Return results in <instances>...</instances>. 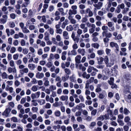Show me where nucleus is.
Segmentation results:
<instances>
[{"instance_id": "nucleus-1", "label": "nucleus", "mask_w": 131, "mask_h": 131, "mask_svg": "<svg viewBox=\"0 0 131 131\" xmlns=\"http://www.w3.org/2000/svg\"><path fill=\"white\" fill-rule=\"evenodd\" d=\"M110 46L112 48L115 47L116 49L115 50L116 52L117 53L119 51V47L118 44L116 42H111L110 43Z\"/></svg>"}, {"instance_id": "nucleus-2", "label": "nucleus", "mask_w": 131, "mask_h": 131, "mask_svg": "<svg viewBox=\"0 0 131 131\" xmlns=\"http://www.w3.org/2000/svg\"><path fill=\"white\" fill-rule=\"evenodd\" d=\"M8 18V16L6 15L2 16V18L0 19V23L4 24L6 23Z\"/></svg>"}, {"instance_id": "nucleus-3", "label": "nucleus", "mask_w": 131, "mask_h": 131, "mask_svg": "<svg viewBox=\"0 0 131 131\" xmlns=\"http://www.w3.org/2000/svg\"><path fill=\"white\" fill-rule=\"evenodd\" d=\"M41 95L40 91H38L35 93H32L31 95V97L32 99L38 98Z\"/></svg>"}, {"instance_id": "nucleus-4", "label": "nucleus", "mask_w": 131, "mask_h": 131, "mask_svg": "<svg viewBox=\"0 0 131 131\" xmlns=\"http://www.w3.org/2000/svg\"><path fill=\"white\" fill-rule=\"evenodd\" d=\"M7 70L8 72L9 73H11L12 72L15 73L17 72L16 68L15 67L13 68L11 67H9L7 69Z\"/></svg>"}, {"instance_id": "nucleus-5", "label": "nucleus", "mask_w": 131, "mask_h": 131, "mask_svg": "<svg viewBox=\"0 0 131 131\" xmlns=\"http://www.w3.org/2000/svg\"><path fill=\"white\" fill-rule=\"evenodd\" d=\"M68 32L66 31H64L63 32V38L66 40L69 39V37L68 35Z\"/></svg>"}, {"instance_id": "nucleus-6", "label": "nucleus", "mask_w": 131, "mask_h": 131, "mask_svg": "<svg viewBox=\"0 0 131 131\" xmlns=\"http://www.w3.org/2000/svg\"><path fill=\"white\" fill-rule=\"evenodd\" d=\"M103 3L101 2H99L97 4H94L93 5L94 6L97 8L98 9H100L102 6Z\"/></svg>"}, {"instance_id": "nucleus-7", "label": "nucleus", "mask_w": 131, "mask_h": 131, "mask_svg": "<svg viewBox=\"0 0 131 131\" xmlns=\"http://www.w3.org/2000/svg\"><path fill=\"white\" fill-rule=\"evenodd\" d=\"M114 64V61L112 59L110 60V61H108L105 64L107 67H111L113 66Z\"/></svg>"}, {"instance_id": "nucleus-8", "label": "nucleus", "mask_w": 131, "mask_h": 131, "mask_svg": "<svg viewBox=\"0 0 131 131\" xmlns=\"http://www.w3.org/2000/svg\"><path fill=\"white\" fill-rule=\"evenodd\" d=\"M77 13V10H75L73 9H70L69 10L68 14L69 16H72L71 15H75Z\"/></svg>"}, {"instance_id": "nucleus-9", "label": "nucleus", "mask_w": 131, "mask_h": 131, "mask_svg": "<svg viewBox=\"0 0 131 131\" xmlns=\"http://www.w3.org/2000/svg\"><path fill=\"white\" fill-rule=\"evenodd\" d=\"M29 71V69L27 68H24L23 69L20 70L19 72L21 75H23L24 73H27Z\"/></svg>"}, {"instance_id": "nucleus-10", "label": "nucleus", "mask_w": 131, "mask_h": 131, "mask_svg": "<svg viewBox=\"0 0 131 131\" xmlns=\"http://www.w3.org/2000/svg\"><path fill=\"white\" fill-rule=\"evenodd\" d=\"M44 74L42 72H38L36 74V77L37 78L41 79L43 78Z\"/></svg>"}, {"instance_id": "nucleus-11", "label": "nucleus", "mask_w": 131, "mask_h": 131, "mask_svg": "<svg viewBox=\"0 0 131 131\" xmlns=\"http://www.w3.org/2000/svg\"><path fill=\"white\" fill-rule=\"evenodd\" d=\"M43 80L44 81V84L45 86H47L49 85V82L48 78L46 77H44L43 78Z\"/></svg>"}, {"instance_id": "nucleus-12", "label": "nucleus", "mask_w": 131, "mask_h": 131, "mask_svg": "<svg viewBox=\"0 0 131 131\" xmlns=\"http://www.w3.org/2000/svg\"><path fill=\"white\" fill-rule=\"evenodd\" d=\"M85 12L86 13H88V16L89 17H91L93 15V13L92 12L91 10L89 8H88L86 10Z\"/></svg>"}, {"instance_id": "nucleus-13", "label": "nucleus", "mask_w": 131, "mask_h": 131, "mask_svg": "<svg viewBox=\"0 0 131 131\" xmlns=\"http://www.w3.org/2000/svg\"><path fill=\"white\" fill-rule=\"evenodd\" d=\"M107 96V94L105 92H103L99 94V98L102 99L106 98Z\"/></svg>"}, {"instance_id": "nucleus-14", "label": "nucleus", "mask_w": 131, "mask_h": 131, "mask_svg": "<svg viewBox=\"0 0 131 131\" xmlns=\"http://www.w3.org/2000/svg\"><path fill=\"white\" fill-rule=\"evenodd\" d=\"M10 112V110L9 108H7L5 109L4 112L2 114L3 115H4L6 117H7L9 115V113Z\"/></svg>"}, {"instance_id": "nucleus-15", "label": "nucleus", "mask_w": 131, "mask_h": 131, "mask_svg": "<svg viewBox=\"0 0 131 131\" xmlns=\"http://www.w3.org/2000/svg\"><path fill=\"white\" fill-rule=\"evenodd\" d=\"M77 51L79 53L81 54L83 56L85 54V50L84 49L79 48L78 50Z\"/></svg>"}, {"instance_id": "nucleus-16", "label": "nucleus", "mask_w": 131, "mask_h": 131, "mask_svg": "<svg viewBox=\"0 0 131 131\" xmlns=\"http://www.w3.org/2000/svg\"><path fill=\"white\" fill-rule=\"evenodd\" d=\"M97 63L99 64H101L103 63L104 60V58L102 57H97Z\"/></svg>"}, {"instance_id": "nucleus-17", "label": "nucleus", "mask_w": 131, "mask_h": 131, "mask_svg": "<svg viewBox=\"0 0 131 131\" xmlns=\"http://www.w3.org/2000/svg\"><path fill=\"white\" fill-rule=\"evenodd\" d=\"M81 56L80 55H77L75 58V62L77 63H79L81 62Z\"/></svg>"}, {"instance_id": "nucleus-18", "label": "nucleus", "mask_w": 131, "mask_h": 131, "mask_svg": "<svg viewBox=\"0 0 131 131\" xmlns=\"http://www.w3.org/2000/svg\"><path fill=\"white\" fill-rule=\"evenodd\" d=\"M24 0L25 2L21 5V7L22 8L27 7L30 3L29 0Z\"/></svg>"}, {"instance_id": "nucleus-19", "label": "nucleus", "mask_w": 131, "mask_h": 131, "mask_svg": "<svg viewBox=\"0 0 131 131\" xmlns=\"http://www.w3.org/2000/svg\"><path fill=\"white\" fill-rule=\"evenodd\" d=\"M28 67L31 70H34L36 68L35 65L33 64H29L28 65Z\"/></svg>"}, {"instance_id": "nucleus-20", "label": "nucleus", "mask_w": 131, "mask_h": 131, "mask_svg": "<svg viewBox=\"0 0 131 131\" xmlns=\"http://www.w3.org/2000/svg\"><path fill=\"white\" fill-rule=\"evenodd\" d=\"M60 99L62 101H66L68 100V97L67 96L62 95L60 97Z\"/></svg>"}, {"instance_id": "nucleus-21", "label": "nucleus", "mask_w": 131, "mask_h": 131, "mask_svg": "<svg viewBox=\"0 0 131 131\" xmlns=\"http://www.w3.org/2000/svg\"><path fill=\"white\" fill-rule=\"evenodd\" d=\"M68 19L72 24H75L76 23V20L73 18L72 16H69Z\"/></svg>"}, {"instance_id": "nucleus-22", "label": "nucleus", "mask_w": 131, "mask_h": 131, "mask_svg": "<svg viewBox=\"0 0 131 131\" xmlns=\"http://www.w3.org/2000/svg\"><path fill=\"white\" fill-rule=\"evenodd\" d=\"M83 77L84 78H86L87 79H89L90 76V74H87L86 72H84L82 75Z\"/></svg>"}, {"instance_id": "nucleus-23", "label": "nucleus", "mask_w": 131, "mask_h": 131, "mask_svg": "<svg viewBox=\"0 0 131 131\" xmlns=\"http://www.w3.org/2000/svg\"><path fill=\"white\" fill-rule=\"evenodd\" d=\"M69 77L68 75L63 76L61 77L62 80L63 82H65L68 80Z\"/></svg>"}, {"instance_id": "nucleus-24", "label": "nucleus", "mask_w": 131, "mask_h": 131, "mask_svg": "<svg viewBox=\"0 0 131 131\" xmlns=\"http://www.w3.org/2000/svg\"><path fill=\"white\" fill-rule=\"evenodd\" d=\"M68 20L66 19L65 21L63 22L62 23L61 27L63 29H64L65 28L66 26L68 24Z\"/></svg>"}, {"instance_id": "nucleus-25", "label": "nucleus", "mask_w": 131, "mask_h": 131, "mask_svg": "<svg viewBox=\"0 0 131 131\" xmlns=\"http://www.w3.org/2000/svg\"><path fill=\"white\" fill-rule=\"evenodd\" d=\"M91 46L95 48L98 49L99 47V45L98 43L96 42L92 44Z\"/></svg>"}, {"instance_id": "nucleus-26", "label": "nucleus", "mask_w": 131, "mask_h": 131, "mask_svg": "<svg viewBox=\"0 0 131 131\" xmlns=\"http://www.w3.org/2000/svg\"><path fill=\"white\" fill-rule=\"evenodd\" d=\"M2 78L3 79H7L8 78V75L6 72H4L1 75Z\"/></svg>"}, {"instance_id": "nucleus-27", "label": "nucleus", "mask_w": 131, "mask_h": 131, "mask_svg": "<svg viewBox=\"0 0 131 131\" xmlns=\"http://www.w3.org/2000/svg\"><path fill=\"white\" fill-rule=\"evenodd\" d=\"M123 113L124 114L128 115L130 113V112L127 108H125L124 110Z\"/></svg>"}, {"instance_id": "nucleus-28", "label": "nucleus", "mask_w": 131, "mask_h": 131, "mask_svg": "<svg viewBox=\"0 0 131 131\" xmlns=\"http://www.w3.org/2000/svg\"><path fill=\"white\" fill-rule=\"evenodd\" d=\"M69 79L70 81L71 82H74L75 80V75L74 74H73L69 78Z\"/></svg>"}, {"instance_id": "nucleus-29", "label": "nucleus", "mask_w": 131, "mask_h": 131, "mask_svg": "<svg viewBox=\"0 0 131 131\" xmlns=\"http://www.w3.org/2000/svg\"><path fill=\"white\" fill-rule=\"evenodd\" d=\"M97 54L99 56H102L104 54V50H99L97 51Z\"/></svg>"}, {"instance_id": "nucleus-30", "label": "nucleus", "mask_w": 131, "mask_h": 131, "mask_svg": "<svg viewBox=\"0 0 131 131\" xmlns=\"http://www.w3.org/2000/svg\"><path fill=\"white\" fill-rule=\"evenodd\" d=\"M85 105L84 104L81 103L77 106V108L79 109H81L82 107H84Z\"/></svg>"}, {"instance_id": "nucleus-31", "label": "nucleus", "mask_w": 131, "mask_h": 131, "mask_svg": "<svg viewBox=\"0 0 131 131\" xmlns=\"http://www.w3.org/2000/svg\"><path fill=\"white\" fill-rule=\"evenodd\" d=\"M95 57V54L94 52L91 53L90 55H89L88 57V58L89 59H93Z\"/></svg>"}, {"instance_id": "nucleus-32", "label": "nucleus", "mask_w": 131, "mask_h": 131, "mask_svg": "<svg viewBox=\"0 0 131 131\" xmlns=\"http://www.w3.org/2000/svg\"><path fill=\"white\" fill-rule=\"evenodd\" d=\"M66 29L68 31H71L73 30V29L72 26L71 25H70L67 26Z\"/></svg>"}, {"instance_id": "nucleus-33", "label": "nucleus", "mask_w": 131, "mask_h": 131, "mask_svg": "<svg viewBox=\"0 0 131 131\" xmlns=\"http://www.w3.org/2000/svg\"><path fill=\"white\" fill-rule=\"evenodd\" d=\"M64 71L66 73L67 75H69L71 73V71L70 69L68 68H66L64 69Z\"/></svg>"}, {"instance_id": "nucleus-34", "label": "nucleus", "mask_w": 131, "mask_h": 131, "mask_svg": "<svg viewBox=\"0 0 131 131\" xmlns=\"http://www.w3.org/2000/svg\"><path fill=\"white\" fill-rule=\"evenodd\" d=\"M83 33L82 30L78 28L77 31V36H79Z\"/></svg>"}, {"instance_id": "nucleus-35", "label": "nucleus", "mask_w": 131, "mask_h": 131, "mask_svg": "<svg viewBox=\"0 0 131 131\" xmlns=\"http://www.w3.org/2000/svg\"><path fill=\"white\" fill-rule=\"evenodd\" d=\"M96 125V123L95 122H92L89 125V127L91 129L93 128Z\"/></svg>"}, {"instance_id": "nucleus-36", "label": "nucleus", "mask_w": 131, "mask_h": 131, "mask_svg": "<svg viewBox=\"0 0 131 131\" xmlns=\"http://www.w3.org/2000/svg\"><path fill=\"white\" fill-rule=\"evenodd\" d=\"M130 120V118L129 116H126L124 118V122L126 123L129 122Z\"/></svg>"}, {"instance_id": "nucleus-37", "label": "nucleus", "mask_w": 131, "mask_h": 131, "mask_svg": "<svg viewBox=\"0 0 131 131\" xmlns=\"http://www.w3.org/2000/svg\"><path fill=\"white\" fill-rule=\"evenodd\" d=\"M54 114L56 116L59 117L61 115V112L57 110L55 111Z\"/></svg>"}, {"instance_id": "nucleus-38", "label": "nucleus", "mask_w": 131, "mask_h": 131, "mask_svg": "<svg viewBox=\"0 0 131 131\" xmlns=\"http://www.w3.org/2000/svg\"><path fill=\"white\" fill-rule=\"evenodd\" d=\"M124 2L126 5L129 8L131 6V3L129 2H127L126 0L124 1Z\"/></svg>"}, {"instance_id": "nucleus-39", "label": "nucleus", "mask_w": 131, "mask_h": 131, "mask_svg": "<svg viewBox=\"0 0 131 131\" xmlns=\"http://www.w3.org/2000/svg\"><path fill=\"white\" fill-rule=\"evenodd\" d=\"M56 31L57 34H61L62 33V30L61 28H59L56 29Z\"/></svg>"}, {"instance_id": "nucleus-40", "label": "nucleus", "mask_w": 131, "mask_h": 131, "mask_svg": "<svg viewBox=\"0 0 131 131\" xmlns=\"http://www.w3.org/2000/svg\"><path fill=\"white\" fill-rule=\"evenodd\" d=\"M54 123L56 124H62V122L61 120H56L54 122Z\"/></svg>"}, {"instance_id": "nucleus-41", "label": "nucleus", "mask_w": 131, "mask_h": 131, "mask_svg": "<svg viewBox=\"0 0 131 131\" xmlns=\"http://www.w3.org/2000/svg\"><path fill=\"white\" fill-rule=\"evenodd\" d=\"M49 89L51 90L54 91L57 88L55 85H51L50 86Z\"/></svg>"}, {"instance_id": "nucleus-42", "label": "nucleus", "mask_w": 131, "mask_h": 131, "mask_svg": "<svg viewBox=\"0 0 131 131\" xmlns=\"http://www.w3.org/2000/svg\"><path fill=\"white\" fill-rule=\"evenodd\" d=\"M105 106L104 105H102L101 106V107L99 108V112H102L105 109Z\"/></svg>"}, {"instance_id": "nucleus-43", "label": "nucleus", "mask_w": 131, "mask_h": 131, "mask_svg": "<svg viewBox=\"0 0 131 131\" xmlns=\"http://www.w3.org/2000/svg\"><path fill=\"white\" fill-rule=\"evenodd\" d=\"M22 31L24 33H28L30 32V31L26 28L24 27L22 29Z\"/></svg>"}, {"instance_id": "nucleus-44", "label": "nucleus", "mask_w": 131, "mask_h": 131, "mask_svg": "<svg viewBox=\"0 0 131 131\" xmlns=\"http://www.w3.org/2000/svg\"><path fill=\"white\" fill-rule=\"evenodd\" d=\"M111 51V49L109 48H106L105 49L106 53L108 55H110Z\"/></svg>"}, {"instance_id": "nucleus-45", "label": "nucleus", "mask_w": 131, "mask_h": 131, "mask_svg": "<svg viewBox=\"0 0 131 131\" xmlns=\"http://www.w3.org/2000/svg\"><path fill=\"white\" fill-rule=\"evenodd\" d=\"M122 38V37L121 34H119L117 36L115 37L114 39L115 40H118L120 39H121Z\"/></svg>"}, {"instance_id": "nucleus-46", "label": "nucleus", "mask_w": 131, "mask_h": 131, "mask_svg": "<svg viewBox=\"0 0 131 131\" xmlns=\"http://www.w3.org/2000/svg\"><path fill=\"white\" fill-rule=\"evenodd\" d=\"M11 120L14 122H18L17 118L15 117H13L11 118Z\"/></svg>"}, {"instance_id": "nucleus-47", "label": "nucleus", "mask_w": 131, "mask_h": 131, "mask_svg": "<svg viewBox=\"0 0 131 131\" xmlns=\"http://www.w3.org/2000/svg\"><path fill=\"white\" fill-rule=\"evenodd\" d=\"M93 67L91 66H88V68L87 69V72L89 73H91L93 70Z\"/></svg>"}, {"instance_id": "nucleus-48", "label": "nucleus", "mask_w": 131, "mask_h": 131, "mask_svg": "<svg viewBox=\"0 0 131 131\" xmlns=\"http://www.w3.org/2000/svg\"><path fill=\"white\" fill-rule=\"evenodd\" d=\"M59 11L61 12V14L62 15H64L65 13L64 12V9L63 8H60L58 9Z\"/></svg>"}, {"instance_id": "nucleus-49", "label": "nucleus", "mask_w": 131, "mask_h": 131, "mask_svg": "<svg viewBox=\"0 0 131 131\" xmlns=\"http://www.w3.org/2000/svg\"><path fill=\"white\" fill-rule=\"evenodd\" d=\"M117 120V122L118 123L119 125L121 126H123L124 125V123L123 121L121 120Z\"/></svg>"}, {"instance_id": "nucleus-50", "label": "nucleus", "mask_w": 131, "mask_h": 131, "mask_svg": "<svg viewBox=\"0 0 131 131\" xmlns=\"http://www.w3.org/2000/svg\"><path fill=\"white\" fill-rule=\"evenodd\" d=\"M31 90L34 92L37 91L38 90L37 86L36 85L33 86L31 88Z\"/></svg>"}, {"instance_id": "nucleus-51", "label": "nucleus", "mask_w": 131, "mask_h": 131, "mask_svg": "<svg viewBox=\"0 0 131 131\" xmlns=\"http://www.w3.org/2000/svg\"><path fill=\"white\" fill-rule=\"evenodd\" d=\"M38 103L40 105H43L45 103V101L43 99L39 101Z\"/></svg>"}, {"instance_id": "nucleus-52", "label": "nucleus", "mask_w": 131, "mask_h": 131, "mask_svg": "<svg viewBox=\"0 0 131 131\" xmlns=\"http://www.w3.org/2000/svg\"><path fill=\"white\" fill-rule=\"evenodd\" d=\"M31 110L33 112H37L38 108L37 107H33L31 109Z\"/></svg>"}, {"instance_id": "nucleus-53", "label": "nucleus", "mask_w": 131, "mask_h": 131, "mask_svg": "<svg viewBox=\"0 0 131 131\" xmlns=\"http://www.w3.org/2000/svg\"><path fill=\"white\" fill-rule=\"evenodd\" d=\"M37 53L39 55H42L43 53L42 49L41 48L39 49L38 50Z\"/></svg>"}, {"instance_id": "nucleus-54", "label": "nucleus", "mask_w": 131, "mask_h": 131, "mask_svg": "<svg viewBox=\"0 0 131 131\" xmlns=\"http://www.w3.org/2000/svg\"><path fill=\"white\" fill-rule=\"evenodd\" d=\"M10 17L11 19H15L16 17V15L15 14L12 13L10 14Z\"/></svg>"}, {"instance_id": "nucleus-55", "label": "nucleus", "mask_w": 131, "mask_h": 131, "mask_svg": "<svg viewBox=\"0 0 131 131\" xmlns=\"http://www.w3.org/2000/svg\"><path fill=\"white\" fill-rule=\"evenodd\" d=\"M6 83L7 84V85L12 86L13 84V82L12 80L8 81L6 82Z\"/></svg>"}, {"instance_id": "nucleus-56", "label": "nucleus", "mask_w": 131, "mask_h": 131, "mask_svg": "<svg viewBox=\"0 0 131 131\" xmlns=\"http://www.w3.org/2000/svg\"><path fill=\"white\" fill-rule=\"evenodd\" d=\"M16 50V49L14 47H11L10 52L12 53H13L15 52Z\"/></svg>"}, {"instance_id": "nucleus-57", "label": "nucleus", "mask_w": 131, "mask_h": 131, "mask_svg": "<svg viewBox=\"0 0 131 131\" xmlns=\"http://www.w3.org/2000/svg\"><path fill=\"white\" fill-rule=\"evenodd\" d=\"M26 98L25 97H23L21 99L20 103L22 104H24L26 102Z\"/></svg>"}, {"instance_id": "nucleus-58", "label": "nucleus", "mask_w": 131, "mask_h": 131, "mask_svg": "<svg viewBox=\"0 0 131 131\" xmlns=\"http://www.w3.org/2000/svg\"><path fill=\"white\" fill-rule=\"evenodd\" d=\"M44 107L46 109L50 108L51 107V105L49 103H47L44 106Z\"/></svg>"}, {"instance_id": "nucleus-59", "label": "nucleus", "mask_w": 131, "mask_h": 131, "mask_svg": "<svg viewBox=\"0 0 131 131\" xmlns=\"http://www.w3.org/2000/svg\"><path fill=\"white\" fill-rule=\"evenodd\" d=\"M44 39L46 41H47L49 40V35L48 34H45Z\"/></svg>"}, {"instance_id": "nucleus-60", "label": "nucleus", "mask_w": 131, "mask_h": 131, "mask_svg": "<svg viewBox=\"0 0 131 131\" xmlns=\"http://www.w3.org/2000/svg\"><path fill=\"white\" fill-rule=\"evenodd\" d=\"M14 84L15 86L18 87L20 85V82L18 80H16L14 82Z\"/></svg>"}, {"instance_id": "nucleus-61", "label": "nucleus", "mask_w": 131, "mask_h": 131, "mask_svg": "<svg viewBox=\"0 0 131 131\" xmlns=\"http://www.w3.org/2000/svg\"><path fill=\"white\" fill-rule=\"evenodd\" d=\"M28 52V50L26 48H25L23 49V53L24 54H27Z\"/></svg>"}, {"instance_id": "nucleus-62", "label": "nucleus", "mask_w": 131, "mask_h": 131, "mask_svg": "<svg viewBox=\"0 0 131 131\" xmlns=\"http://www.w3.org/2000/svg\"><path fill=\"white\" fill-rule=\"evenodd\" d=\"M77 54V53L75 50L73 49L71 51V54L72 55L75 56Z\"/></svg>"}, {"instance_id": "nucleus-63", "label": "nucleus", "mask_w": 131, "mask_h": 131, "mask_svg": "<svg viewBox=\"0 0 131 131\" xmlns=\"http://www.w3.org/2000/svg\"><path fill=\"white\" fill-rule=\"evenodd\" d=\"M20 44L22 46H25L26 44L25 41V40L23 39L21 40L20 41Z\"/></svg>"}, {"instance_id": "nucleus-64", "label": "nucleus", "mask_w": 131, "mask_h": 131, "mask_svg": "<svg viewBox=\"0 0 131 131\" xmlns=\"http://www.w3.org/2000/svg\"><path fill=\"white\" fill-rule=\"evenodd\" d=\"M129 19V17L126 16H124L123 18V20L125 21H127Z\"/></svg>"}]
</instances>
